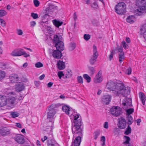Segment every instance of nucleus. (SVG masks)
Segmentation results:
<instances>
[{"instance_id":"nucleus-54","label":"nucleus","mask_w":146,"mask_h":146,"mask_svg":"<svg viewBox=\"0 0 146 146\" xmlns=\"http://www.w3.org/2000/svg\"><path fill=\"white\" fill-rule=\"evenodd\" d=\"M17 34L19 35H22L23 34L22 30L21 29H18L17 30Z\"/></svg>"},{"instance_id":"nucleus-14","label":"nucleus","mask_w":146,"mask_h":146,"mask_svg":"<svg viewBox=\"0 0 146 146\" xmlns=\"http://www.w3.org/2000/svg\"><path fill=\"white\" fill-rule=\"evenodd\" d=\"M16 91L17 92H21L24 90L25 86L22 82H19L16 83L15 86Z\"/></svg>"},{"instance_id":"nucleus-18","label":"nucleus","mask_w":146,"mask_h":146,"mask_svg":"<svg viewBox=\"0 0 146 146\" xmlns=\"http://www.w3.org/2000/svg\"><path fill=\"white\" fill-rule=\"evenodd\" d=\"M10 130L7 127H4L0 129V134L3 136H5L9 134Z\"/></svg>"},{"instance_id":"nucleus-13","label":"nucleus","mask_w":146,"mask_h":146,"mask_svg":"<svg viewBox=\"0 0 146 146\" xmlns=\"http://www.w3.org/2000/svg\"><path fill=\"white\" fill-rule=\"evenodd\" d=\"M52 55L53 57L57 59H61L62 56V54L61 52L62 51L56 50H53Z\"/></svg>"},{"instance_id":"nucleus-36","label":"nucleus","mask_w":146,"mask_h":146,"mask_svg":"<svg viewBox=\"0 0 146 146\" xmlns=\"http://www.w3.org/2000/svg\"><path fill=\"white\" fill-rule=\"evenodd\" d=\"M7 12L3 9H0V17L5 16L7 14Z\"/></svg>"},{"instance_id":"nucleus-59","label":"nucleus","mask_w":146,"mask_h":146,"mask_svg":"<svg viewBox=\"0 0 146 146\" xmlns=\"http://www.w3.org/2000/svg\"><path fill=\"white\" fill-rule=\"evenodd\" d=\"M53 82H50L47 84V87L48 88H50L53 85Z\"/></svg>"},{"instance_id":"nucleus-23","label":"nucleus","mask_w":146,"mask_h":146,"mask_svg":"<svg viewBox=\"0 0 146 146\" xmlns=\"http://www.w3.org/2000/svg\"><path fill=\"white\" fill-rule=\"evenodd\" d=\"M57 65L58 69L60 70L64 69L65 68V62L62 60H59L58 62Z\"/></svg>"},{"instance_id":"nucleus-3","label":"nucleus","mask_w":146,"mask_h":146,"mask_svg":"<svg viewBox=\"0 0 146 146\" xmlns=\"http://www.w3.org/2000/svg\"><path fill=\"white\" fill-rule=\"evenodd\" d=\"M75 114L73 115V124L72 126V133L78 134L79 135L82 134L83 130V126L82 118L79 113Z\"/></svg>"},{"instance_id":"nucleus-28","label":"nucleus","mask_w":146,"mask_h":146,"mask_svg":"<svg viewBox=\"0 0 146 146\" xmlns=\"http://www.w3.org/2000/svg\"><path fill=\"white\" fill-rule=\"evenodd\" d=\"M53 23L54 26L58 28L63 23V22L61 21L57 20L56 19L52 21Z\"/></svg>"},{"instance_id":"nucleus-19","label":"nucleus","mask_w":146,"mask_h":146,"mask_svg":"<svg viewBox=\"0 0 146 146\" xmlns=\"http://www.w3.org/2000/svg\"><path fill=\"white\" fill-rule=\"evenodd\" d=\"M23 50V49L21 48L15 49L12 52L11 54L14 56H21Z\"/></svg>"},{"instance_id":"nucleus-25","label":"nucleus","mask_w":146,"mask_h":146,"mask_svg":"<svg viewBox=\"0 0 146 146\" xmlns=\"http://www.w3.org/2000/svg\"><path fill=\"white\" fill-rule=\"evenodd\" d=\"M139 96L143 104L145 105L146 100V97L145 95L142 92H140L139 93Z\"/></svg>"},{"instance_id":"nucleus-50","label":"nucleus","mask_w":146,"mask_h":146,"mask_svg":"<svg viewBox=\"0 0 146 146\" xmlns=\"http://www.w3.org/2000/svg\"><path fill=\"white\" fill-rule=\"evenodd\" d=\"M58 75L59 78L60 79H61L62 77L63 76H64V74L62 72L60 71L58 73Z\"/></svg>"},{"instance_id":"nucleus-34","label":"nucleus","mask_w":146,"mask_h":146,"mask_svg":"<svg viewBox=\"0 0 146 146\" xmlns=\"http://www.w3.org/2000/svg\"><path fill=\"white\" fill-rule=\"evenodd\" d=\"M129 125H128L126 129V131L124 132V134L126 135H128L131 133V129Z\"/></svg>"},{"instance_id":"nucleus-33","label":"nucleus","mask_w":146,"mask_h":146,"mask_svg":"<svg viewBox=\"0 0 146 146\" xmlns=\"http://www.w3.org/2000/svg\"><path fill=\"white\" fill-rule=\"evenodd\" d=\"M134 16L133 15L129 16H128L126 19V21L127 22L131 23L134 22V21L133 18Z\"/></svg>"},{"instance_id":"nucleus-26","label":"nucleus","mask_w":146,"mask_h":146,"mask_svg":"<svg viewBox=\"0 0 146 146\" xmlns=\"http://www.w3.org/2000/svg\"><path fill=\"white\" fill-rule=\"evenodd\" d=\"M47 143L48 146H55L57 144L55 140L53 139H50L48 138L47 141Z\"/></svg>"},{"instance_id":"nucleus-49","label":"nucleus","mask_w":146,"mask_h":146,"mask_svg":"<svg viewBox=\"0 0 146 146\" xmlns=\"http://www.w3.org/2000/svg\"><path fill=\"white\" fill-rule=\"evenodd\" d=\"M91 7L94 8L98 9V5L97 3L96 2L93 3L91 5Z\"/></svg>"},{"instance_id":"nucleus-47","label":"nucleus","mask_w":146,"mask_h":146,"mask_svg":"<svg viewBox=\"0 0 146 146\" xmlns=\"http://www.w3.org/2000/svg\"><path fill=\"white\" fill-rule=\"evenodd\" d=\"M121 44L123 45L124 48L125 49H126L128 47V45L127 44L125 41H123L121 42Z\"/></svg>"},{"instance_id":"nucleus-56","label":"nucleus","mask_w":146,"mask_h":146,"mask_svg":"<svg viewBox=\"0 0 146 146\" xmlns=\"http://www.w3.org/2000/svg\"><path fill=\"white\" fill-rule=\"evenodd\" d=\"M131 69L130 68L127 69L126 70L127 74L129 75L131 73Z\"/></svg>"},{"instance_id":"nucleus-57","label":"nucleus","mask_w":146,"mask_h":146,"mask_svg":"<svg viewBox=\"0 0 146 146\" xmlns=\"http://www.w3.org/2000/svg\"><path fill=\"white\" fill-rule=\"evenodd\" d=\"M104 128L108 129V124L107 122H106L104 123Z\"/></svg>"},{"instance_id":"nucleus-6","label":"nucleus","mask_w":146,"mask_h":146,"mask_svg":"<svg viewBox=\"0 0 146 146\" xmlns=\"http://www.w3.org/2000/svg\"><path fill=\"white\" fill-rule=\"evenodd\" d=\"M136 3L139 8L137 9L138 12L142 13L146 12V0H137Z\"/></svg>"},{"instance_id":"nucleus-4","label":"nucleus","mask_w":146,"mask_h":146,"mask_svg":"<svg viewBox=\"0 0 146 146\" xmlns=\"http://www.w3.org/2000/svg\"><path fill=\"white\" fill-rule=\"evenodd\" d=\"M122 105L123 106L122 108L126 110V112L128 115H130L134 111L133 108H130L128 110L127 109L129 108L132 106V100L130 98H125L122 102Z\"/></svg>"},{"instance_id":"nucleus-45","label":"nucleus","mask_w":146,"mask_h":146,"mask_svg":"<svg viewBox=\"0 0 146 146\" xmlns=\"http://www.w3.org/2000/svg\"><path fill=\"white\" fill-rule=\"evenodd\" d=\"M31 16L34 19H36L38 17V15L37 13H32L31 14Z\"/></svg>"},{"instance_id":"nucleus-61","label":"nucleus","mask_w":146,"mask_h":146,"mask_svg":"<svg viewBox=\"0 0 146 146\" xmlns=\"http://www.w3.org/2000/svg\"><path fill=\"white\" fill-rule=\"evenodd\" d=\"M31 26L32 27H33L35 26L36 24V23L35 21H32V22H31Z\"/></svg>"},{"instance_id":"nucleus-42","label":"nucleus","mask_w":146,"mask_h":146,"mask_svg":"<svg viewBox=\"0 0 146 146\" xmlns=\"http://www.w3.org/2000/svg\"><path fill=\"white\" fill-rule=\"evenodd\" d=\"M115 50H111L110 54L109 56V60L110 61L113 58V53H114V51Z\"/></svg>"},{"instance_id":"nucleus-10","label":"nucleus","mask_w":146,"mask_h":146,"mask_svg":"<svg viewBox=\"0 0 146 146\" xmlns=\"http://www.w3.org/2000/svg\"><path fill=\"white\" fill-rule=\"evenodd\" d=\"M118 126L120 129H124L126 127V122L125 119L121 117L118 119Z\"/></svg>"},{"instance_id":"nucleus-32","label":"nucleus","mask_w":146,"mask_h":146,"mask_svg":"<svg viewBox=\"0 0 146 146\" xmlns=\"http://www.w3.org/2000/svg\"><path fill=\"white\" fill-rule=\"evenodd\" d=\"M124 139L125 140V141L123 143V144H128L129 143V141L130 140V137L127 136H124Z\"/></svg>"},{"instance_id":"nucleus-29","label":"nucleus","mask_w":146,"mask_h":146,"mask_svg":"<svg viewBox=\"0 0 146 146\" xmlns=\"http://www.w3.org/2000/svg\"><path fill=\"white\" fill-rule=\"evenodd\" d=\"M127 124L129 125H131L133 122V118L131 115H128L127 116Z\"/></svg>"},{"instance_id":"nucleus-52","label":"nucleus","mask_w":146,"mask_h":146,"mask_svg":"<svg viewBox=\"0 0 146 146\" xmlns=\"http://www.w3.org/2000/svg\"><path fill=\"white\" fill-rule=\"evenodd\" d=\"M0 24L3 27L5 26V22L4 20L0 18Z\"/></svg>"},{"instance_id":"nucleus-15","label":"nucleus","mask_w":146,"mask_h":146,"mask_svg":"<svg viewBox=\"0 0 146 146\" xmlns=\"http://www.w3.org/2000/svg\"><path fill=\"white\" fill-rule=\"evenodd\" d=\"M111 97L109 95L103 96L102 99V102L104 104L108 105L110 102Z\"/></svg>"},{"instance_id":"nucleus-1","label":"nucleus","mask_w":146,"mask_h":146,"mask_svg":"<svg viewBox=\"0 0 146 146\" xmlns=\"http://www.w3.org/2000/svg\"><path fill=\"white\" fill-rule=\"evenodd\" d=\"M107 89L112 91H115V94L118 96L122 95L123 96L129 94L130 90L129 88L125 86L122 83H119L117 81H110L106 85Z\"/></svg>"},{"instance_id":"nucleus-63","label":"nucleus","mask_w":146,"mask_h":146,"mask_svg":"<svg viewBox=\"0 0 146 146\" xmlns=\"http://www.w3.org/2000/svg\"><path fill=\"white\" fill-rule=\"evenodd\" d=\"M44 77L45 75L44 74H42L39 77V80H43L44 78Z\"/></svg>"},{"instance_id":"nucleus-2","label":"nucleus","mask_w":146,"mask_h":146,"mask_svg":"<svg viewBox=\"0 0 146 146\" xmlns=\"http://www.w3.org/2000/svg\"><path fill=\"white\" fill-rule=\"evenodd\" d=\"M61 106L60 104H53L48 108L49 111L47 113V119L49 121V124L43 126V130L44 133L47 132L48 134L51 133L52 134V129H53V123L54 122V117L56 113V108Z\"/></svg>"},{"instance_id":"nucleus-39","label":"nucleus","mask_w":146,"mask_h":146,"mask_svg":"<svg viewBox=\"0 0 146 146\" xmlns=\"http://www.w3.org/2000/svg\"><path fill=\"white\" fill-rule=\"evenodd\" d=\"M100 130H97L94 132V138L95 140H96L100 134Z\"/></svg>"},{"instance_id":"nucleus-9","label":"nucleus","mask_w":146,"mask_h":146,"mask_svg":"<svg viewBox=\"0 0 146 146\" xmlns=\"http://www.w3.org/2000/svg\"><path fill=\"white\" fill-rule=\"evenodd\" d=\"M49 16L48 14H45L42 16V21L40 22V25L45 28H48V26L45 25L48 23Z\"/></svg>"},{"instance_id":"nucleus-27","label":"nucleus","mask_w":146,"mask_h":146,"mask_svg":"<svg viewBox=\"0 0 146 146\" xmlns=\"http://www.w3.org/2000/svg\"><path fill=\"white\" fill-rule=\"evenodd\" d=\"M62 38L61 35L58 36L57 35H54V38L53 39V42L54 44H55L56 42H58L59 41H62L60 39Z\"/></svg>"},{"instance_id":"nucleus-64","label":"nucleus","mask_w":146,"mask_h":146,"mask_svg":"<svg viewBox=\"0 0 146 146\" xmlns=\"http://www.w3.org/2000/svg\"><path fill=\"white\" fill-rule=\"evenodd\" d=\"M143 36L144 38L146 40V30L143 33Z\"/></svg>"},{"instance_id":"nucleus-11","label":"nucleus","mask_w":146,"mask_h":146,"mask_svg":"<svg viewBox=\"0 0 146 146\" xmlns=\"http://www.w3.org/2000/svg\"><path fill=\"white\" fill-rule=\"evenodd\" d=\"M14 139L18 143L23 144L25 141V139L23 136L20 134H16L15 136L13 137Z\"/></svg>"},{"instance_id":"nucleus-40","label":"nucleus","mask_w":146,"mask_h":146,"mask_svg":"<svg viewBox=\"0 0 146 146\" xmlns=\"http://www.w3.org/2000/svg\"><path fill=\"white\" fill-rule=\"evenodd\" d=\"M77 81L78 83L82 84L83 82L82 77L81 76H78L77 77Z\"/></svg>"},{"instance_id":"nucleus-46","label":"nucleus","mask_w":146,"mask_h":146,"mask_svg":"<svg viewBox=\"0 0 146 146\" xmlns=\"http://www.w3.org/2000/svg\"><path fill=\"white\" fill-rule=\"evenodd\" d=\"M84 39L86 40H88L90 38V35L89 34H85L84 35Z\"/></svg>"},{"instance_id":"nucleus-35","label":"nucleus","mask_w":146,"mask_h":146,"mask_svg":"<svg viewBox=\"0 0 146 146\" xmlns=\"http://www.w3.org/2000/svg\"><path fill=\"white\" fill-rule=\"evenodd\" d=\"M83 77L85 80H86L87 82L89 83L91 81V78L87 74H84L83 75Z\"/></svg>"},{"instance_id":"nucleus-41","label":"nucleus","mask_w":146,"mask_h":146,"mask_svg":"<svg viewBox=\"0 0 146 146\" xmlns=\"http://www.w3.org/2000/svg\"><path fill=\"white\" fill-rule=\"evenodd\" d=\"M5 76V73L3 71H0V80L3 78Z\"/></svg>"},{"instance_id":"nucleus-60","label":"nucleus","mask_w":146,"mask_h":146,"mask_svg":"<svg viewBox=\"0 0 146 146\" xmlns=\"http://www.w3.org/2000/svg\"><path fill=\"white\" fill-rule=\"evenodd\" d=\"M34 83L36 87H38L39 86L40 83V82L39 81H35Z\"/></svg>"},{"instance_id":"nucleus-31","label":"nucleus","mask_w":146,"mask_h":146,"mask_svg":"<svg viewBox=\"0 0 146 146\" xmlns=\"http://www.w3.org/2000/svg\"><path fill=\"white\" fill-rule=\"evenodd\" d=\"M125 58L124 54V52L120 53L119 54V62L121 63L123 61Z\"/></svg>"},{"instance_id":"nucleus-16","label":"nucleus","mask_w":146,"mask_h":146,"mask_svg":"<svg viewBox=\"0 0 146 146\" xmlns=\"http://www.w3.org/2000/svg\"><path fill=\"white\" fill-rule=\"evenodd\" d=\"M55 9L56 10L58 9L57 6L53 5L52 3H49L48 4V7L45 9V11L46 13H49L51 11H52V9Z\"/></svg>"},{"instance_id":"nucleus-17","label":"nucleus","mask_w":146,"mask_h":146,"mask_svg":"<svg viewBox=\"0 0 146 146\" xmlns=\"http://www.w3.org/2000/svg\"><path fill=\"white\" fill-rule=\"evenodd\" d=\"M56 50L63 51L64 49V43L62 41H59L54 44Z\"/></svg>"},{"instance_id":"nucleus-43","label":"nucleus","mask_w":146,"mask_h":146,"mask_svg":"<svg viewBox=\"0 0 146 146\" xmlns=\"http://www.w3.org/2000/svg\"><path fill=\"white\" fill-rule=\"evenodd\" d=\"M76 47V44L74 43H71L70 44V48L71 50H74Z\"/></svg>"},{"instance_id":"nucleus-5","label":"nucleus","mask_w":146,"mask_h":146,"mask_svg":"<svg viewBox=\"0 0 146 146\" xmlns=\"http://www.w3.org/2000/svg\"><path fill=\"white\" fill-rule=\"evenodd\" d=\"M115 12L118 14L124 15L126 12V5L123 2L118 3L115 7Z\"/></svg>"},{"instance_id":"nucleus-37","label":"nucleus","mask_w":146,"mask_h":146,"mask_svg":"<svg viewBox=\"0 0 146 146\" xmlns=\"http://www.w3.org/2000/svg\"><path fill=\"white\" fill-rule=\"evenodd\" d=\"M11 114L12 117L14 118L18 117L19 116V113L15 111L11 112Z\"/></svg>"},{"instance_id":"nucleus-62","label":"nucleus","mask_w":146,"mask_h":146,"mask_svg":"<svg viewBox=\"0 0 146 146\" xmlns=\"http://www.w3.org/2000/svg\"><path fill=\"white\" fill-rule=\"evenodd\" d=\"M15 126L19 128H21L22 127L21 125L19 123H16Z\"/></svg>"},{"instance_id":"nucleus-8","label":"nucleus","mask_w":146,"mask_h":146,"mask_svg":"<svg viewBox=\"0 0 146 146\" xmlns=\"http://www.w3.org/2000/svg\"><path fill=\"white\" fill-rule=\"evenodd\" d=\"M110 112L112 115L116 117L120 115L122 113L121 108L118 106H115L110 108Z\"/></svg>"},{"instance_id":"nucleus-20","label":"nucleus","mask_w":146,"mask_h":146,"mask_svg":"<svg viewBox=\"0 0 146 146\" xmlns=\"http://www.w3.org/2000/svg\"><path fill=\"white\" fill-rule=\"evenodd\" d=\"M7 104V99L5 96L0 95V107H3Z\"/></svg>"},{"instance_id":"nucleus-58","label":"nucleus","mask_w":146,"mask_h":146,"mask_svg":"<svg viewBox=\"0 0 146 146\" xmlns=\"http://www.w3.org/2000/svg\"><path fill=\"white\" fill-rule=\"evenodd\" d=\"M117 50L118 52H120L121 53L123 52V48L122 46H121L120 48H117Z\"/></svg>"},{"instance_id":"nucleus-51","label":"nucleus","mask_w":146,"mask_h":146,"mask_svg":"<svg viewBox=\"0 0 146 146\" xmlns=\"http://www.w3.org/2000/svg\"><path fill=\"white\" fill-rule=\"evenodd\" d=\"M34 3L35 7H38L40 3L38 0H34Z\"/></svg>"},{"instance_id":"nucleus-24","label":"nucleus","mask_w":146,"mask_h":146,"mask_svg":"<svg viewBox=\"0 0 146 146\" xmlns=\"http://www.w3.org/2000/svg\"><path fill=\"white\" fill-rule=\"evenodd\" d=\"M62 110L66 114L69 115L70 111V107L67 105H64L62 107Z\"/></svg>"},{"instance_id":"nucleus-53","label":"nucleus","mask_w":146,"mask_h":146,"mask_svg":"<svg viewBox=\"0 0 146 146\" xmlns=\"http://www.w3.org/2000/svg\"><path fill=\"white\" fill-rule=\"evenodd\" d=\"M22 55H23L25 57L27 58L30 56V55L29 54H27L25 52H22Z\"/></svg>"},{"instance_id":"nucleus-30","label":"nucleus","mask_w":146,"mask_h":146,"mask_svg":"<svg viewBox=\"0 0 146 146\" xmlns=\"http://www.w3.org/2000/svg\"><path fill=\"white\" fill-rule=\"evenodd\" d=\"M88 68L90 75H93L96 71L94 68L92 67L88 66Z\"/></svg>"},{"instance_id":"nucleus-55","label":"nucleus","mask_w":146,"mask_h":146,"mask_svg":"<svg viewBox=\"0 0 146 146\" xmlns=\"http://www.w3.org/2000/svg\"><path fill=\"white\" fill-rule=\"evenodd\" d=\"M145 27L144 26H142L140 28V30L141 32V34L145 32Z\"/></svg>"},{"instance_id":"nucleus-38","label":"nucleus","mask_w":146,"mask_h":146,"mask_svg":"<svg viewBox=\"0 0 146 146\" xmlns=\"http://www.w3.org/2000/svg\"><path fill=\"white\" fill-rule=\"evenodd\" d=\"M92 23L94 26H98L99 25V23L97 20L93 19L92 21Z\"/></svg>"},{"instance_id":"nucleus-48","label":"nucleus","mask_w":146,"mask_h":146,"mask_svg":"<svg viewBox=\"0 0 146 146\" xmlns=\"http://www.w3.org/2000/svg\"><path fill=\"white\" fill-rule=\"evenodd\" d=\"M72 75V72L71 71H70V72H69L68 71L66 73V75L65 77L66 78H68L70 77Z\"/></svg>"},{"instance_id":"nucleus-22","label":"nucleus","mask_w":146,"mask_h":146,"mask_svg":"<svg viewBox=\"0 0 146 146\" xmlns=\"http://www.w3.org/2000/svg\"><path fill=\"white\" fill-rule=\"evenodd\" d=\"M100 72V71L98 72L94 79V82L96 83H99L102 81V78L101 77L102 74Z\"/></svg>"},{"instance_id":"nucleus-12","label":"nucleus","mask_w":146,"mask_h":146,"mask_svg":"<svg viewBox=\"0 0 146 146\" xmlns=\"http://www.w3.org/2000/svg\"><path fill=\"white\" fill-rule=\"evenodd\" d=\"M72 133L74 134L73 136L76 134H77L78 135V136L75 138L74 141L73 142L74 146H79L81 140V136L83 135L82 132V134L80 135L75 133Z\"/></svg>"},{"instance_id":"nucleus-21","label":"nucleus","mask_w":146,"mask_h":146,"mask_svg":"<svg viewBox=\"0 0 146 146\" xmlns=\"http://www.w3.org/2000/svg\"><path fill=\"white\" fill-rule=\"evenodd\" d=\"M9 78L11 83H15L18 81L19 77L17 74H13L9 76Z\"/></svg>"},{"instance_id":"nucleus-7","label":"nucleus","mask_w":146,"mask_h":146,"mask_svg":"<svg viewBox=\"0 0 146 146\" xmlns=\"http://www.w3.org/2000/svg\"><path fill=\"white\" fill-rule=\"evenodd\" d=\"M93 54L90 57L89 62L91 65H93L96 61V59L98 56V53L97 50L96 46L95 45L93 46Z\"/></svg>"},{"instance_id":"nucleus-44","label":"nucleus","mask_w":146,"mask_h":146,"mask_svg":"<svg viewBox=\"0 0 146 146\" xmlns=\"http://www.w3.org/2000/svg\"><path fill=\"white\" fill-rule=\"evenodd\" d=\"M35 67L39 68L42 67L43 66V64L40 62H38L35 64Z\"/></svg>"}]
</instances>
